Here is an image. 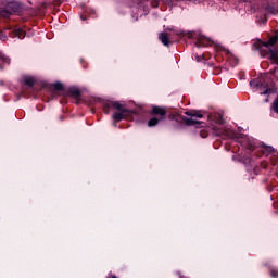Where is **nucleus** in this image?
Returning <instances> with one entry per match:
<instances>
[{
  "mask_svg": "<svg viewBox=\"0 0 278 278\" xmlns=\"http://www.w3.org/2000/svg\"><path fill=\"white\" fill-rule=\"evenodd\" d=\"M216 135H217V136H223V134H222V132H216Z\"/></svg>",
  "mask_w": 278,
  "mask_h": 278,
  "instance_id": "obj_30",
  "label": "nucleus"
},
{
  "mask_svg": "<svg viewBox=\"0 0 278 278\" xmlns=\"http://www.w3.org/2000/svg\"><path fill=\"white\" fill-rule=\"evenodd\" d=\"M64 97H73V99L76 100V103L79 104V101H81V91L77 87H70Z\"/></svg>",
  "mask_w": 278,
  "mask_h": 278,
  "instance_id": "obj_5",
  "label": "nucleus"
},
{
  "mask_svg": "<svg viewBox=\"0 0 278 278\" xmlns=\"http://www.w3.org/2000/svg\"><path fill=\"white\" fill-rule=\"evenodd\" d=\"M219 70L218 68H215V72H214V75H218V72Z\"/></svg>",
  "mask_w": 278,
  "mask_h": 278,
  "instance_id": "obj_25",
  "label": "nucleus"
},
{
  "mask_svg": "<svg viewBox=\"0 0 278 278\" xmlns=\"http://www.w3.org/2000/svg\"><path fill=\"white\" fill-rule=\"evenodd\" d=\"M267 54L270 55L273 62L278 65V50L277 49H269V51H265ZM273 75L277 76L278 68H275L273 72Z\"/></svg>",
  "mask_w": 278,
  "mask_h": 278,
  "instance_id": "obj_10",
  "label": "nucleus"
},
{
  "mask_svg": "<svg viewBox=\"0 0 278 278\" xmlns=\"http://www.w3.org/2000/svg\"><path fill=\"white\" fill-rule=\"evenodd\" d=\"M7 7L11 11V14H21L23 12V3L18 1H11L7 3Z\"/></svg>",
  "mask_w": 278,
  "mask_h": 278,
  "instance_id": "obj_7",
  "label": "nucleus"
},
{
  "mask_svg": "<svg viewBox=\"0 0 278 278\" xmlns=\"http://www.w3.org/2000/svg\"><path fill=\"white\" fill-rule=\"evenodd\" d=\"M273 89H270L269 87L266 88L265 91L261 92V94H268V92H271Z\"/></svg>",
  "mask_w": 278,
  "mask_h": 278,
  "instance_id": "obj_23",
  "label": "nucleus"
},
{
  "mask_svg": "<svg viewBox=\"0 0 278 278\" xmlns=\"http://www.w3.org/2000/svg\"><path fill=\"white\" fill-rule=\"evenodd\" d=\"M53 90H55L56 92H62V90H64V85L60 81H56L52 85Z\"/></svg>",
  "mask_w": 278,
  "mask_h": 278,
  "instance_id": "obj_17",
  "label": "nucleus"
},
{
  "mask_svg": "<svg viewBox=\"0 0 278 278\" xmlns=\"http://www.w3.org/2000/svg\"><path fill=\"white\" fill-rule=\"evenodd\" d=\"M188 38H192V34H188Z\"/></svg>",
  "mask_w": 278,
  "mask_h": 278,
  "instance_id": "obj_29",
  "label": "nucleus"
},
{
  "mask_svg": "<svg viewBox=\"0 0 278 278\" xmlns=\"http://www.w3.org/2000/svg\"><path fill=\"white\" fill-rule=\"evenodd\" d=\"M250 86H251V88H262V86H264V84H262V81H260V80L252 79L250 81Z\"/></svg>",
  "mask_w": 278,
  "mask_h": 278,
  "instance_id": "obj_18",
  "label": "nucleus"
},
{
  "mask_svg": "<svg viewBox=\"0 0 278 278\" xmlns=\"http://www.w3.org/2000/svg\"><path fill=\"white\" fill-rule=\"evenodd\" d=\"M271 110H274V112H276V114H278V98L276 100H274Z\"/></svg>",
  "mask_w": 278,
  "mask_h": 278,
  "instance_id": "obj_20",
  "label": "nucleus"
},
{
  "mask_svg": "<svg viewBox=\"0 0 278 278\" xmlns=\"http://www.w3.org/2000/svg\"><path fill=\"white\" fill-rule=\"evenodd\" d=\"M24 84L27 86V88H29L33 91V94H36V79L31 76L25 77L24 78Z\"/></svg>",
  "mask_w": 278,
  "mask_h": 278,
  "instance_id": "obj_11",
  "label": "nucleus"
},
{
  "mask_svg": "<svg viewBox=\"0 0 278 278\" xmlns=\"http://www.w3.org/2000/svg\"><path fill=\"white\" fill-rule=\"evenodd\" d=\"M60 121H64V118H66L64 115H61L60 117Z\"/></svg>",
  "mask_w": 278,
  "mask_h": 278,
  "instance_id": "obj_26",
  "label": "nucleus"
},
{
  "mask_svg": "<svg viewBox=\"0 0 278 278\" xmlns=\"http://www.w3.org/2000/svg\"><path fill=\"white\" fill-rule=\"evenodd\" d=\"M270 277L278 278V269L277 268L270 269Z\"/></svg>",
  "mask_w": 278,
  "mask_h": 278,
  "instance_id": "obj_21",
  "label": "nucleus"
},
{
  "mask_svg": "<svg viewBox=\"0 0 278 278\" xmlns=\"http://www.w3.org/2000/svg\"><path fill=\"white\" fill-rule=\"evenodd\" d=\"M276 42H278V29L275 30V35L271 36L268 41L263 42L261 50L262 51H270V49H277L275 48Z\"/></svg>",
  "mask_w": 278,
  "mask_h": 278,
  "instance_id": "obj_4",
  "label": "nucleus"
},
{
  "mask_svg": "<svg viewBox=\"0 0 278 278\" xmlns=\"http://www.w3.org/2000/svg\"><path fill=\"white\" fill-rule=\"evenodd\" d=\"M81 21H86V16L80 15Z\"/></svg>",
  "mask_w": 278,
  "mask_h": 278,
  "instance_id": "obj_27",
  "label": "nucleus"
},
{
  "mask_svg": "<svg viewBox=\"0 0 278 278\" xmlns=\"http://www.w3.org/2000/svg\"><path fill=\"white\" fill-rule=\"evenodd\" d=\"M104 114H110V110H117V112L113 113V127H118L117 123L121 121H134L135 116H138L140 112L136 110H129L125 108V105L121 104L118 101L106 100L102 103Z\"/></svg>",
  "mask_w": 278,
  "mask_h": 278,
  "instance_id": "obj_2",
  "label": "nucleus"
},
{
  "mask_svg": "<svg viewBox=\"0 0 278 278\" xmlns=\"http://www.w3.org/2000/svg\"><path fill=\"white\" fill-rule=\"evenodd\" d=\"M0 16H2V18H10V16H12V12L8 5L4 9H0Z\"/></svg>",
  "mask_w": 278,
  "mask_h": 278,
  "instance_id": "obj_15",
  "label": "nucleus"
},
{
  "mask_svg": "<svg viewBox=\"0 0 278 278\" xmlns=\"http://www.w3.org/2000/svg\"><path fill=\"white\" fill-rule=\"evenodd\" d=\"M13 36L15 38H20V40H23V38H25V36H27V33H25V30H23V28H15L13 30Z\"/></svg>",
  "mask_w": 278,
  "mask_h": 278,
  "instance_id": "obj_14",
  "label": "nucleus"
},
{
  "mask_svg": "<svg viewBox=\"0 0 278 278\" xmlns=\"http://www.w3.org/2000/svg\"><path fill=\"white\" fill-rule=\"evenodd\" d=\"M208 121H214V123H217L218 125H223L225 121L223 119V114L220 113H214L213 115H207Z\"/></svg>",
  "mask_w": 278,
  "mask_h": 278,
  "instance_id": "obj_12",
  "label": "nucleus"
},
{
  "mask_svg": "<svg viewBox=\"0 0 278 278\" xmlns=\"http://www.w3.org/2000/svg\"><path fill=\"white\" fill-rule=\"evenodd\" d=\"M159 40H161V42H162V45H164V47L170 46V39L168 38V33H161L159 35Z\"/></svg>",
  "mask_w": 278,
  "mask_h": 278,
  "instance_id": "obj_13",
  "label": "nucleus"
},
{
  "mask_svg": "<svg viewBox=\"0 0 278 278\" xmlns=\"http://www.w3.org/2000/svg\"><path fill=\"white\" fill-rule=\"evenodd\" d=\"M235 142H238L241 147L247 149L248 153H253V151H255V144L251 141L244 140L240 137H235Z\"/></svg>",
  "mask_w": 278,
  "mask_h": 278,
  "instance_id": "obj_6",
  "label": "nucleus"
},
{
  "mask_svg": "<svg viewBox=\"0 0 278 278\" xmlns=\"http://www.w3.org/2000/svg\"><path fill=\"white\" fill-rule=\"evenodd\" d=\"M152 8H159L160 7V0H151Z\"/></svg>",
  "mask_w": 278,
  "mask_h": 278,
  "instance_id": "obj_22",
  "label": "nucleus"
},
{
  "mask_svg": "<svg viewBox=\"0 0 278 278\" xmlns=\"http://www.w3.org/2000/svg\"><path fill=\"white\" fill-rule=\"evenodd\" d=\"M106 278H118L116 275H114L112 271H110L106 276Z\"/></svg>",
  "mask_w": 278,
  "mask_h": 278,
  "instance_id": "obj_24",
  "label": "nucleus"
},
{
  "mask_svg": "<svg viewBox=\"0 0 278 278\" xmlns=\"http://www.w3.org/2000/svg\"><path fill=\"white\" fill-rule=\"evenodd\" d=\"M263 155H268L269 153H275V148L273 147H265L262 150Z\"/></svg>",
  "mask_w": 278,
  "mask_h": 278,
  "instance_id": "obj_19",
  "label": "nucleus"
},
{
  "mask_svg": "<svg viewBox=\"0 0 278 278\" xmlns=\"http://www.w3.org/2000/svg\"><path fill=\"white\" fill-rule=\"evenodd\" d=\"M264 10H265V16H267V14H273V16H277L278 14V7L273 3H266L264 5Z\"/></svg>",
  "mask_w": 278,
  "mask_h": 278,
  "instance_id": "obj_9",
  "label": "nucleus"
},
{
  "mask_svg": "<svg viewBox=\"0 0 278 278\" xmlns=\"http://www.w3.org/2000/svg\"><path fill=\"white\" fill-rule=\"evenodd\" d=\"M237 160L241 164H244V166L248 168V170H251L252 168H253L254 173H257V170H260V167L255 166V161L249 154L238 155Z\"/></svg>",
  "mask_w": 278,
  "mask_h": 278,
  "instance_id": "obj_3",
  "label": "nucleus"
},
{
  "mask_svg": "<svg viewBox=\"0 0 278 278\" xmlns=\"http://www.w3.org/2000/svg\"><path fill=\"white\" fill-rule=\"evenodd\" d=\"M186 116H191V118L186 117L175 111H168L164 106L153 105L150 111V116H152L148 121V127H157V125H166V121H170L175 123L177 127H182L186 125L187 127H197L198 129L201 127H206L207 124L205 122L197 121L194 118H203V114L199 111H187L185 112Z\"/></svg>",
  "mask_w": 278,
  "mask_h": 278,
  "instance_id": "obj_1",
  "label": "nucleus"
},
{
  "mask_svg": "<svg viewBox=\"0 0 278 278\" xmlns=\"http://www.w3.org/2000/svg\"><path fill=\"white\" fill-rule=\"evenodd\" d=\"M0 60L3 64H5L7 66H10L11 59L8 55H5L3 52H0Z\"/></svg>",
  "mask_w": 278,
  "mask_h": 278,
  "instance_id": "obj_16",
  "label": "nucleus"
},
{
  "mask_svg": "<svg viewBox=\"0 0 278 278\" xmlns=\"http://www.w3.org/2000/svg\"><path fill=\"white\" fill-rule=\"evenodd\" d=\"M265 23H268V18H265Z\"/></svg>",
  "mask_w": 278,
  "mask_h": 278,
  "instance_id": "obj_31",
  "label": "nucleus"
},
{
  "mask_svg": "<svg viewBox=\"0 0 278 278\" xmlns=\"http://www.w3.org/2000/svg\"><path fill=\"white\" fill-rule=\"evenodd\" d=\"M194 45L198 49H201V47H210V45H212V40L205 36H199Z\"/></svg>",
  "mask_w": 278,
  "mask_h": 278,
  "instance_id": "obj_8",
  "label": "nucleus"
},
{
  "mask_svg": "<svg viewBox=\"0 0 278 278\" xmlns=\"http://www.w3.org/2000/svg\"><path fill=\"white\" fill-rule=\"evenodd\" d=\"M0 71H3V64H0Z\"/></svg>",
  "mask_w": 278,
  "mask_h": 278,
  "instance_id": "obj_28",
  "label": "nucleus"
}]
</instances>
